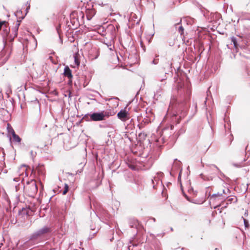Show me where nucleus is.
Here are the masks:
<instances>
[{
    "instance_id": "f257e3e1",
    "label": "nucleus",
    "mask_w": 250,
    "mask_h": 250,
    "mask_svg": "<svg viewBox=\"0 0 250 250\" xmlns=\"http://www.w3.org/2000/svg\"><path fill=\"white\" fill-rule=\"evenodd\" d=\"M25 190L29 196H34L38 191V188L35 182H31L25 187Z\"/></svg>"
},
{
    "instance_id": "f03ea898",
    "label": "nucleus",
    "mask_w": 250,
    "mask_h": 250,
    "mask_svg": "<svg viewBox=\"0 0 250 250\" xmlns=\"http://www.w3.org/2000/svg\"><path fill=\"white\" fill-rule=\"evenodd\" d=\"M243 29L244 35L250 34V19H246L242 20Z\"/></svg>"
},
{
    "instance_id": "7ed1b4c3",
    "label": "nucleus",
    "mask_w": 250,
    "mask_h": 250,
    "mask_svg": "<svg viewBox=\"0 0 250 250\" xmlns=\"http://www.w3.org/2000/svg\"><path fill=\"white\" fill-rule=\"evenodd\" d=\"M90 119L93 121H100L104 119L105 114L104 112L94 113L90 115Z\"/></svg>"
},
{
    "instance_id": "20e7f679",
    "label": "nucleus",
    "mask_w": 250,
    "mask_h": 250,
    "mask_svg": "<svg viewBox=\"0 0 250 250\" xmlns=\"http://www.w3.org/2000/svg\"><path fill=\"white\" fill-rule=\"evenodd\" d=\"M24 18V16H22L21 17H19V19L20 20H18L16 22V24L14 27V28L12 29L13 34L14 35L13 37L12 38H10V40L11 41H13L14 39L18 35V31L19 29V26L20 25V23L21 21ZM11 35L10 36V38H11Z\"/></svg>"
},
{
    "instance_id": "39448f33",
    "label": "nucleus",
    "mask_w": 250,
    "mask_h": 250,
    "mask_svg": "<svg viewBox=\"0 0 250 250\" xmlns=\"http://www.w3.org/2000/svg\"><path fill=\"white\" fill-rule=\"evenodd\" d=\"M117 116L122 121H125L129 118L128 112L125 110H122L118 112Z\"/></svg>"
},
{
    "instance_id": "423d86ee",
    "label": "nucleus",
    "mask_w": 250,
    "mask_h": 250,
    "mask_svg": "<svg viewBox=\"0 0 250 250\" xmlns=\"http://www.w3.org/2000/svg\"><path fill=\"white\" fill-rule=\"evenodd\" d=\"M229 191V190L228 188H225L223 189L222 192H218L217 194H214L211 195L210 197V200L214 201L217 198H219L223 195V194H227Z\"/></svg>"
},
{
    "instance_id": "0eeeda50",
    "label": "nucleus",
    "mask_w": 250,
    "mask_h": 250,
    "mask_svg": "<svg viewBox=\"0 0 250 250\" xmlns=\"http://www.w3.org/2000/svg\"><path fill=\"white\" fill-rule=\"evenodd\" d=\"M99 56V53L96 50H92L91 53H89V58L91 61L94 60L98 58Z\"/></svg>"
},
{
    "instance_id": "6e6552de",
    "label": "nucleus",
    "mask_w": 250,
    "mask_h": 250,
    "mask_svg": "<svg viewBox=\"0 0 250 250\" xmlns=\"http://www.w3.org/2000/svg\"><path fill=\"white\" fill-rule=\"evenodd\" d=\"M240 38L237 39L234 37L231 38V42H233L234 46L236 48L238 46L241 47L242 45L240 43Z\"/></svg>"
},
{
    "instance_id": "1a4fd4ad",
    "label": "nucleus",
    "mask_w": 250,
    "mask_h": 250,
    "mask_svg": "<svg viewBox=\"0 0 250 250\" xmlns=\"http://www.w3.org/2000/svg\"><path fill=\"white\" fill-rule=\"evenodd\" d=\"M63 74L69 79L72 77L71 70L67 66L64 68Z\"/></svg>"
},
{
    "instance_id": "9d476101",
    "label": "nucleus",
    "mask_w": 250,
    "mask_h": 250,
    "mask_svg": "<svg viewBox=\"0 0 250 250\" xmlns=\"http://www.w3.org/2000/svg\"><path fill=\"white\" fill-rule=\"evenodd\" d=\"M11 130L12 131V137L13 141L17 143H20L21 141V139L18 135L15 133L14 129L12 128H11Z\"/></svg>"
},
{
    "instance_id": "9b49d317",
    "label": "nucleus",
    "mask_w": 250,
    "mask_h": 250,
    "mask_svg": "<svg viewBox=\"0 0 250 250\" xmlns=\"http://www.w3.org/2000/svg\"><path fill=\"white\" fill-rule=\"evenodd\" d=\"M237 201V198L235 196H229L227 198V203L231 204L232 203H236Z\"/></svg>"
},
{
    "instance_id": "f8f14e48",
    "label": "nucleus",
    "mask_w": 250,
    "mask_h": 250,
    "mask_svg": "<svg viewBox=\"0 0 250 250\" xmlns=\"http://www.w3.org/2000/svg\"><path fill=\"white\" fill-rule=\"evenodd\" d=\"M104 43L107 46L110 50L113 51L114 49V45L113 41H110L107 42H104Z\"/></svg>"
},
{
    "instance_id": "ddd939ff",
    "label": "nucleus",
    "mask_w": 250,
    "mask_h": 250,
    "mask_svg": "<svg viewBox=\"0 0 250 250\" xmlns=\"http://www.w3.org/2000/svg\"><path fill=\"white\" fill-rule=\"evenodd\" d=\"M79 54L78 53H76L74 54V62L75 64L78 66L80 65V61L79 58Z\"/></svg>"
},
{
    "instance_id": "4468645a",
    "label": "nucleus",
    "mask_w": 250,
    "mask_h": 250,
    "mask_svg": "<svg viewBox=\"0 0 250 250\" xmlns=\"http://www.w3.org/2000/svg\"><path fill=\"white\" fill-rule=\"evenodd\" d=\"M68 190H69V186L67 184H64V189L62 191V194L63 195H65L67 192L68 191Z\"/></svg>"
},
{
    "instance_id": "2eb2a0df",
    "label": "nucleus",
    "mask_w": 250,
    "mask_h": 250,
    "mask_svg": "<svg viewBox=\"0 0 250 250\" xmlns=\"http://www.w3.org/2000/svg\"><path fill=\"white\" fill-rule=\"evenodd\" d=\"M49 231V229L47 228H44L39 230V232L40 234H44L48 232Z\"/></svg>"
},
{
    "instance_id": "dca6fc26",
    "label": "nucleus",
    "mask_w": 250,
    "mask_h": 250,
    "mask_svg": "<svg viewBox=\"0 0 250 250\" xmlns=\"http://www.w3.org/2000/svg\"><path fill=\"white\" fill-rule=\"evenodd\" d=\"M178 32L182 35L184 33V28L182 25H180L178 27Z\"/></svg>"
},
{
    "instance_id": "f3484780",
    "label": "nucleus",
    "mask_w": 250,
    "mask_h": 250,
    "mask_svg": "<svg viewBox=\"0 0 250 250\" xmlns=\"http://www.w3.org/2000/svg\"><path fill=\"white\" fill-rule=\"evenodd\" d=\"M243 221L245 227L248 228L249 227V223L248 221L245 218H243Z\"/></svg>"
},
{
    "instance_id": "a211bd4d",
    "label": "nucleus",
    "mask_w": 250,
    "mask_h": 250,
    "mask_svg": "<svg viewBox=\"0 0 250 250\" xmlns=\"http://www.w3.org/2000/svg\"><path fill=\"white\" fill-rule=\"evenodd\" d=\"M134 223H135V226L134 227L136 228H138V226L140 225V223L138 222V220H134ZM130 226L131 227H134V226L132 225H131Z\"/></svg>"
},
{
    "instance_id": "6ab92c4d",
    "label": "nucleus",
    "mask_w": 250,
    "mask_h": 250,
    "mask_svg": "<svg viewBox=\"0 0 250 250\" xmlns=\"http://www.w3.org/2000/svg\"><path fill=\"white\" fill-rule=\"evenodd\" d=\"M7 125H8V132H9V133H11L12 134V130H11V128H12V127H9L10 125H9V124Z\"/></svg>"
},
{
    "instance_id": "aec40b11",
    "label": "nucleus",
    "mask_w": 250,
    "mask_h": 250,
    "mask_svg": "<svg viewBox=\"0 0 250 250\" xmlns=\"http://www.w3.org/2000/svg\"><path fill=\"white\" fill-rule=\"evenodd\" d=\"M158 63V60H154L152 62V64H156Z\"/></svg>"
},
{
    "instance_id": "412c9836",
    "label": "nucleus",
    "mask_w": 250,
    "mask_h": 250,
    "mask_svg": "<svg viewBox=\"0 0 250 250\" xmlns=\"http://www.w3.org/2000/svg\"><path fill=\"white\" fill-rule=\"evenodd\" d=\"M21 13H22V11L21 10L17 11V12L16 13V16H18L19 15H20Z\"/></svg>"
},
{
    "instance_id": "4be33fe9",
    "label": "nucleus",
    "mask_w": 250,
    "mask_h": 250,
    "mask_svg": "<svg viewBox=\"0 0 250 250\" xmlns=\"http://www.w3.org/2000/svg\"><path fill=\"white\" fill-rule=\"evenodd\" d=\"M27 4H28L27 7L26 8V10L27 11V12H28V9L30 8V4L27 2Z\"/></svg>"
},
{
    "instance_id": "5701e85b",
    "label": "nucleus",
    "mask_w": 250,
    "mask_h": 250,
    "mask_svg": "<svg viewBox=\"0 0 250 250\" xmlns=\"http://www.w3.org/2000/svg\"><path fill=\"white\" fill-rule=\"evenodd\" d=\"M134 247V246H128V250H133L132 248Z\"/></svg>"
},
{
    "instance_id": "b1692460",
    "label": "nucleus",
    "mask_w": 250,
    "mask_h": 250,
    "mask_svg": "<svg viewBox=\"0 0 250 250\" xmlns=\"http://www.w3.org/2000/svg\"><path fill=\"white\" fill-rule=\"evenodd\" d=\"M181 20L180 21V22H178V23H177L175 24V26H176V28H178V27H177V26H178V25H179L181 23Z\"/></svg>"
},
{
    "instance_id": "393cba45",
    "label": "nucleus",
    "mask_w": 250,
    "mask_h": 250,
    "mask_svg": "<svg viewBox=\"0 0 250 250\" xmlns=\"http://www.w3.org/2000/svg\"><path fill=\"white\" fill-rule=\"evenodd\" d=\"M7 59H8V57H6L5 58H4V60H3V63H5L6 62Z\"/></svg>"
},
{
    "instance_id": "a878e982",
    "label": "nucleus",
    "mask_w": 250,
    "mask_h": 250,
    "mask_svg": "<svg viewBox=\"0 0 250 250\" xmlns=\"http://www.w3.org/2000/svg\"><path fill=\"white\" fill-rule=\"evenodd\" d=\"M146 0H140V4H141V3H142L143 1H145Z\"/></svg>"
},
{
    "instance_id": "bb28decb",
    "label": "nucleus",
    "mask_w": 250,
    "mask_h": 250,
    "mask_svg": "<svg viewBox=\"0 0 250 250\" xmlns=\"http://www.w3.org/2000/svg\"><path fill=\"white\" fill-rule=\"evenodd\" d=\"M88 20H90L91 18H88V17H87Z\"/></svg>"
}]
</instances>
